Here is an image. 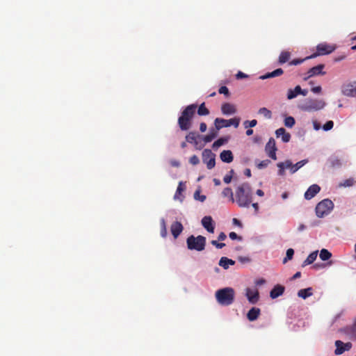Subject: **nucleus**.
I'll return each mask as SVG.
<instances>
[{"label": "nucleus", "instance_id": "nucleus-15", "mask_svg": "<svg viewBox=\"0 0 356 356\" xmlns=\"http://www.w3.org/2000/svg\"><path fill=\"white\" fill-rule=\"evenodd\" d=\"M184 227L180 222H174L170 226V231L175 238H177L182 232Z\"/></svg>", "mask_w": 356, "mask_h": 356}, {"label": "nucleus", "instance_id": "nucleus-13", "mask_svg": "<svg viewBox=\"0 0 356 356\" xmlns=\"http://www.w3.org/2000/svg\"><path fill=\"white\" fill-rule=\"evenodd\" d=\"M321 191V187L317 184H313L310 186L307 191L305 193L304 197L306 200L312 199L319 191Z\"/></svg>", "mask_w": 356, "mask_h": 356}, {"label": "nucleus", "instance_id": "nucleus-43", "mask_svg": "<svg viewBox=\"0 0 356 356\" xmlns=\"http://www.w3.org/2000/svg\"><path fill=\"white\" fill-rule=\"evenodd\" d=\"M184 190H185V186H184L183 182L180 181L179 183L178 187L177 188V191H176V193L175 195V198H177L178 195H180Z\"/></svg>", "mask_w": 356, "mask_h": 356}, {"label": "nucleus", "instance_id": "nucleus-2", "mask_svg": "<svg viewBox=\"0 0 356 356\" xmlns=\"http://www.w3.org/2000/svg\"><path fill=\"white\" fill-rule=\"evenodd\" d=\"M197 106L192 104L187 106L181 112V115L178 118V125L181 130H188L192 124V119L195 113Z\"/></svg>", "mask_w": 356, "mask_h": 356}, {"label": "nucleus", "instance_id": "nucleus-37", "mask_svg": "<svg viewBox=\"0 0 356 356\" xmlns=\"http://www.w3.org/2000/svg\"><path fill=\"white\" fill-rule=\"evenodd\" d=\"M161 223V236L163 238L166 237L167 236V228H166V223L164 218H162L160 221Z\"/></svg>", "mask_w": 356, "mask_h": 356}, {"label": "nucleus", "instance_id": "nucleus-64", "mask_svg": "<svg viewBox=\"0 0 356 356\" xmlns=\"http://www.w3.org/2000/svg\"><path fill=\"white\" fill-rule=\"evenodd\" d=\"M256 193H257V195H259V196H260V197H262V196H264V191H263L262 190H261V189H258V190L257 191Z\"/></svg>", "mask_w": 356, "mask_h": 356}, {"label": "nucleus", "instance_id": "nucleus-39", "mask_svg": "<svg viewBox=\"0 0 356 356\" xmlns=\"http://www.w3.org/2000/svg\"><path fill=\"white\" fill-rule=\"evenodd\" d=\"M295 122H296L295 119L291 116L286 117L284 119V125L287 127H289V128L293 127V125L295 124Z\"/></svg>", "mask_w": 356, "mask_h": 356}, {"label": "nucleus", "instance_id": "nucleus-23", "mask_svg": "<svg viewBox=\"0 0 356 356\" xmlns=\"http://www.w3.org/2000/svg\"><path fill=\"white\" fill-rule=\"evenodd\" d=\"M235 264V261L231 259H229L225 257H222L220 258L219 261V265L222 267L224 269L229 268V266H232Z\"/></svg>", "mask_w": 356, "mask_h": 356}, {"label": "nucleus", "instance_id": "nucleus-59", "mask_svg": "<svg viewBox=\"0 0 356 356\" xmlns=\"http://www.w3.org/2000/svg\"><path fill=\"white\" fill-rule=\"evenodd\" d=\"M312 91L314 93H319L321 92V86H316L312 88Z\"/></svg>", "mask_w": 356, "mask_h": 356}, {"label": "nucleus", "instance_id": "nucleus-54", "mask_svg": "<svg viewBox=\"0 0 356 356\" xmlns=\"http://www.w3.org/2000/svg\"><path fill=\"white\" fill-rule=\"evenodd\" d=\"M248 76V74L239 71L238 72V73L236 74V77L237 79H245V78H247Z\"/></svg>", "mask_w": 356, "mask_h": 356}, {"label": "nucleus", "instance_id": "nucleus-27", "mask_svg": "<svg viewBox=\"0 0 356 356\" xmlns=\"http://www.w3.org/2000/svg\"><path fill=\"white\" fill-rule=\"evenodd\" d=\"M318 251H314L310 253L307 257V259L303 261L302 266H306L309 264H312L316 259Z\"/></svg>", "mask_w": 356, "mask_h": 356}, {"label": "nucleus", "instance_id": "nucleus-7", "mask_svg": "<svg viewBox=\"0 0 356 356\" xmlns=\"http://www.w3.org/2000/svg\"><path fill=\"white\" fill-rule=\"evenodd\" d=\"M325 102L323 100L308 99L302 106V109L307 111H317L323 108Z\"/></svg>", "mask_w": 356, "mask_h": 356}, {"label": "nucleus", "instance_id": "nucleus-52", "mask_svg": "<svg viewBox=\"0 0 356 356\" xmlns=\"http://www.w3.org/2000/svg\"><path fill=\"white\" fill-rule=\"evenodd\" d=\"M211 243L214 245L216 248L221 249L225 246V243H218L216 240H213L211 241Z\"/></svg>", "mask_w": 356, "mask_h": 356}, {"label": "nucleus", "instance_id": "nucleus-53", "mask_svg": "<svg viewBox=\"0 0 356 356\" xmlns=\"http://www.w3.org/2000/svg\"><path fill=\"white\" fill-rule=\"evenodd\" d=\"M229 238L232 239V240H236V239H238L239 241H241L242 240V237L241 236H239L236 234V233L234 232H232L229 233Z\"/></svg>", "mask_w": 356, "mask_h": 356}, {"label": "nucleus", "instance_id": "nucleus-40", "mask_svg": "<svg viewBox=\"0 0 356 356\" xmlns=\"http://www.w3.org/2000/svg\"><path fill=\"white\" fill-rule=\"evenodd\" d=\"M228 127L233 125L235 128H237L240 123L239 118H234L229 120H227Z\"/></svg>", "mask_w": 356, "mask_h": 356}, {"label": "nucleus", "instance_id": "nucleus-10", "mask_svg": "<svg viewBox=\"0 0 356 356\" xmlns=\"http://www.w3.org/2000/svg\"><path fill=\"white\" fill-rule=\"evenodd\" d=\"M341 92L347 97H356V81L343 84L341 86Z\"/></svg>", "mask_w": 356, "mask_h": 356}, {"label": "nucleus", "instance_id": "nucleus-32", "mask_svg": "<svg viewBox=\"0 0 356 356\" xmlns=\"http://www.w3.org/2000/svg\"><path fill=\"white\" fill-rule=\"evenodd\" d=\"M308 162L307 159L302 160L296 164H293L292 168H291V173L293 174L296 171H298L300 168H302L303 165H305Z\"/></svg>", "mask_w": 356, "mask_h": 356}, {"label": "nucleus", "instance_id": "nucleus-26", "mask_svg": "<svg viewBox=\"0 0 356 356\" xmlns=\"http://www.w3.org/2000/svg\"><path fill=\"white\" fill-rule=\"evenodd\" d=\"M200 136L195 131H190L186 136V142L197 145V138Z\"/></svg>", "mask_w": 356, "mask_h": 356}, {"label": "nucleus", "instance_id": "nucleus-5", "mask_svg": "<svg viewBox=\"0 0 356 356\" xmlns=\"http://www.w3.org/2000/svg\"><path fill=\"white\" fill-rule=\"evenodd\" d=\"M333 202L328 199H325L320 202L316 207V214L318 218H323L327 215L333 209Z\"/></svg>", "mask_w": 356, "mask_h": 356}, {"label": "nucleus", "instance_id": "nucleus-57", "mask_svg": "<svg viewBox=\"0 0 356 356\" xmlns=\"http://www.w3.org/2000/svg\"><path fill=\"white\" fill-rule=\"evenodd\" d=\"M227 238L226 234L224 232H220L218 236V240L220 241H222L225 240Z\"/></svg>", "mask_w": 356, "mask_h": 356}, {"label": "nucleus", "instance_id": "nucleus-34", "mask_svg": "<svg viewBox=\"0 0 356 356\" xmlns=\"http://www.w3.org/2000/svg\"><path fill=\"white\" fill-rule=\"evenodd\" d=\"M228 141L227 138H220L217 140H216L213 145L212 148L213 149H218L219 147L223 145L225 143H226Z\"/></svg>", "mask_w": 356, "mask_h": 356}, {"label": "nucleus", "instance_id": "nucleus-56", "mask_svg": "<svg viewBox=\"0 0 356 356\" xmlns=\"http://www.w3.org/2000/svg\"><path fill=\"white\" fill-rule=\"evenodd\" d=\"M207 126L205 122H201L200 124V131L201 132H205L207 131Z\"/></svg>", "mask_w": 356, "mask_h": 356}, {"label": "nucleus", "instance_id": "nucleus-31", "mask_svg": "<svg viewBox=\"0 0 356 356\" xmlns=\"http://www.w3.org/2000/svg\"><path fill=\"white\" fill-rule=\"evenodd\" d=\"M334 344L336 346L334 354L337 355L343 354L344 353L343 342L340 340H337Z\"/></svg>", "mask_w": 356, "mask_h": 356}, {"label": "nucleus", "instance_id": "nucleus-12", "mask_svg": "<svg viewBox=\"0 0 356 356\" xmlns=\"http://www.w3.org/2000/svg\"><path fill=\"white\" fill-rule=\"evenodd\" d=\"M324 67H325V65L323 64H320V65H318L315 67L310 68L307 72L308 76L305 78V79L307 80V79H309L312 76L318 75V74L324 75L325 74V72L323 71Z\"/></svg>", "mask_w": 356, "mask_h": 356}, {"label": "nucleus", "instance_id": "nucleus-51", "mask_svg": "<svg viewBox=\"0 0 356 356\" xmlns=\"http://www.w3.org/2000/svg\"><path fill=\"white\" fill-rule=\"evenodd\" d=\"M277 167L279 168V170H278V175H280V176H283L285 175V171H284V163H278L277 164Z\"/></svg>", "mask_w": 356, "mask_h": 356}, {"label": "nucleus", "instance_id": "nucleus-42", "mask_svg": "<svg viewBox=\"0 0 356 356\" xmlns=\"http://www.w3.org/2000/svg\"><path fill=\"white\" fill-rule=\"evenodd\" d=\"M354 184H355L354 179L349 178V179H347L344 180L343 183H341L339 184V186H343V187H350V186H353Z\"/></svg>", "mask_w": 356, "mask_h": 356}, {"label": "nucleus", "instance_id": "nucleus-28", "mask_svg": "<svg viewBox=\"0 0 356 356\" xmlns=\"http://www.w3.org/2000/svg\"><path fill=\"white\" fill-rule=\"evenodd\" d=\"M300 92H301V87L300 86H296L293 90L289 89L287 92V98L289 99H292L297 97L299 95Z\"/></svg>", "mask_w": 356, "mask_h": 356}, {"label": "nucleus", "instance_id": "nucleus-63", "mask_svg": "<svg viewBox=\"0 0 356 356\" xmlns=\"http://www.w3.org/2000/svg\"><path fill=\"white\" fill-rule=\"evenodd\" d=\"M301 276V273L300 272H297L292 277V280H296V279H298L299 277H300Z\"/></svg>", "mask_w": 356, "mask_h": 356}, {"label": "nucleus", "instance_id": "nucleus-21", "mask_svg": "<svg viewBox=\"0 0 356 356\" xmlns=\"http://www.w3.org/2000/svg\"><path fill=\"white\" fill-rule=\"evenodd\" d=\"M283 73H284V71L282 69L277 68L271 72H268L266 74L261 76L259 77V79L264 80V79H269V78H273V77L281 76L282 74H283Z\"/></svg>", "mask_w": 356, "mask_h": 356}, {"label": "nucleus", "instance_id": "nucleus-38", "mask_svg": "<svg viewBox=\"0 0 356 356\" xmlns=\"http://www.w3.org/2000/svg\"><path fill=\"white\" fill-rule=\"evenodd\" d=\"M294 254V250L292 248H289L286 250V257L283 259V264H286L289 260H291L293 259Z\"/></svg>", "mask_w": 356, "mask_h": 356}, {"label": "nucleus", "instance_id": "nucleus-18", "mask_svg": "<svg viewBox=\"0 0 356 356\" xmlns=\"http://www.w3.org/2000/svg\"><path fill=\"white\" fill-rule=\"evenodd\" d=\"M275 135L277 138L282 137V140L284 143L289 142L291 139V134L286 131L284 128H279L275 131Z\"/></svg>", "mask_w": 356, "mask_h": 356}, {"label": "nucleus", "instance_id": "nucleus-62", "mask_svg": "<svg viewBox=\"0 0 356 356\" xmlns=\"http://www.w3.org/2000/svg\"><path fill=\"white\" fill-rule=\"evenodd\" d=\"M313 124H314V129H316V130H319L320 129L321 125H320V124L318 122H317L316 121H314L313 122Z\"/></svg>", "mask_w": 356, "mask_h": 356}, {"label": "nucleus", "instance_id": "nucleus-48", "mask_svg": "<svg viewBox=\"0 0 356 356\" xmlns=\"http://www.w3.org/2000/svg\"><path fill=\"white\" fill-rule=\"evenodd\" d=\"M334 122L332 120L327 121L323 127L324 131H329L333 128Z\"/></svg>", "mask_w": 356, "mask_h": 356}, {"label": "nucleus", "instance_id": "nucleus-1", "mask_svg": "<svg viewBox=\"0 0 356 356\" xmlns=\"http://www.w3.org/2000/svg\"><path fill=\"white\" fill-rule=\"evenodd\" d=\"M236 201L240 207H248L252 201V188L247 182L239 185L236 189Z\"/></svg>", "mask_w": 356, "mask_h": 356}, {"label": "nucleus", "instance_id": "nucleus-3", "mask_svg": "<svg viewBox=\"0 0 356 356\" xmlns=\"http://www.w3.org/2000/svg\"><path fill=\"white\" fill-rule=\"evenodd\" d=\"M215 296L220 305L228 306L234 302L235 292L234 289L226 287L216 291Z\"/></svg>", "mask_w": 356, "mask_h": 356}, {"label": "nucleus", "instance_id": "nucleus-49", "mask_svg": "<svg viewBox=\"0 0 356 356\" xmlns=\"http://www.w3.org/2000/svg\"><path fill=\"white\" fill-rule=\"evenodd\" d=\"M218 92L220 94H223L225 95L226 97H229V89L227 88V87L226 86H221L219 90H218Z\"/></svg>", "mask_w": 356, "mask_h": 356}, {"label": "nucleus", "instance_id": "nucleus-60", "mask_svg": "<svg viewBox=\"0 0 356 356\" xmlns=\"http://www.w3.org/2000/svg\"><path fill=\"white\" fill-rule=\"evenodd\" d=\"M265 282H266L265 280L261 278V279L256 280L255 284L257 286H260V285L264 284Z\"/></svg>", "mask_w": 356, "mask_h": 356}, {"label": "nucleus", "instance_id": "nucleus-61", "mask_svg": "<svg viewBox=\"0 0 356 356\" xmlns=\"http://www.w3.org/2000/svg\"><path fill=\"white\" fill-rule=\"evenodd\" d=\"M232 222L234 225H238L239 227H242V223L237 218H233Z\"/></svg>", "mask_w": 356, "mask_h": 356}, {"label": "nucleus", "instance_id": "nucleus-46", "mask_svg": "<svg viewBox=\"0 0 356 356\" xmlns=\"http://www.w3.org/2000/svg\"><path fill=\"white\" fill-rule=\"evenodd\" d=\"M308 58H307V57L305 58H303V59H301V58H296V59H293V60L290 61L289 63V65H300L302 63H303L305 60H307Z\"/></svg>", "mask_w": 356, "mask_h": 356}, {"label": "nucleus", "instance_id": "nucleus-8", "mask_svg": "<svg viewBox=\"0 0 356 356\" xmlns=\"http://www.w3.org/2000/svg\"><path fill=\"white\" fill-rule=\"evenodd\" d=\"M335 47L326 43H321L316 47V53L312 54L310 56H307V58H312L317 56L326 55L331 54Z\"/></svg>", "mask_w": 356, "mask_h": 356}, {"label": "nucleus", "instance_id": "nucleus-6", "mask_svg": "<svg viewBox=\"0 0 356 356\" xmlns=\"http://www.w3.org/2000/svg\"><path fill=\"white\" fill-rule=\"evenodd\" d=\"M216 155L209 149H205L202 152V161L207 164L208 169L211 170L215 167Z\"/></svg>", "mask_w": 356, "mask_h": 356}, {"label": "nucleus", "instance_id": "nucleus-47", "mask_svg": "<svg viewBox=\"0 0 356 356\" xmlns=\"http://www.w3.org/2000/svg\"><path fill=\"white\" fill-rule=\"evenodd\" d=\"M270 163V161L268 159H266V160H264V161H260L258 164H257V168L259 169H263V168H266L268 164Z\"/></svg>", "mask_w": 356, "mask_h": 356}, {"label": "nucleus", "instance_id": "nucleus-24", "mask_svg": "<svg viewBox=\"0 0 356 356\" xmlns=\"http://www.w3.org/2000/svg\"><path fill=\"white\" fill-rule=\"evenodd\" d=\"M214 125L217 131L224 127H228L227 120L217 118L214 120Z\"/></svg>", "mask_w": 356, "mask_h": 356}, {"label": "nucleus", "instance_id": "nucleus-20", "mask_svg": "<svg viewBox=\"0 0 356 356\" xmlns=\"http://www.w3.org/2000/svg\"><path fill=\"white\" fill-rule=\"evenodd\" d=\"M220 158L222 161L227 163H231L234 159L233 154L230 150H223L220 154Z\"/></svg>", "mask_w": 356, "mask_h": 356}, {"label": "nucleus", "instance_id": "nucleus-55", "mask_svg": "<svg viewBox=\"0 0 356 356\" xmlns=\"http://www.w3.org/2000/svg\"><path fill=\"white\" fill-rule=\"evenodd\" d=\"M282 163H284V168H289L291 170L293 166V163L290 160H286L284 162Z\"/></svg>", "mask_w": 356, "mask_h": 356}, {"label": "nucleus", "instance_id": "nucleus-50", "mask_svg": "<svg viewBox=\"0 0 356 356\" xmlns=\"http://www.w3.org/2000/svg\"><path fill=\"white\" fill-rule=\"evenodd\" d=\"M189 161L192 165H196L200 163V159L197 156L193 155L190 158Z\"/></svg>", "mask_w": 356, "mask_h": 356}, {"label": "nucleus", "instance_id": "nucleus-16", "mask_svg": "<svg viewBox=\"0 0 356 356\" xmlns=\"http://www.w3.org/2000/svg\"><path fill=\"white\" fill-rule=\"evenodd\" d=\"M221 112L223 115H232L236 113V106L230 103H224L221 106Z\"/></svg>", "mask_w": 356, "mask_h": 356}, {"label": "nucleus", "instance_id": "nucleus-41", "mask_svg": "<svg viewBox=\"0 0 356 356\" xmlns=\"http://www.w3.org/2000/svg\"><path fill=\"white\" fill-rule=\"evenodd\" d=\"M194 199L203 202L206 200V196L204 195H200V190L198 189L195 191L194 193Z\"/></svg>", "mask_w": 356, "mask_h": 356}, {"label": "nucleus", "instance_id": "nucleus-58", "mask_svg": "<svg viewBox=\"0 0 356 356\" xmlns=\"http://www.w3.org/2000/svg\"><path fill=\"white\" fill-rule=\"evenodd\" d=\"M351 348H352V343L350 342H347L346 343H343L344 352L346 350H349Z\"/></svg>", "mask_w": 356, "mask_h": 356}, {"label": "nucleus", "instance_id": "nucleus-44", "mask_svg": "<svg viewBox=\"0 0 356 356\" xmlns=\"http://www.w3.org/2000/svg\"><path fill=\"white\" fill-rule=\"evenodd\" d=\"M234 173V170H231L229 172V174H227L224 178H223V181L226 184H229L232 181V175Z\"/></svg>", "mask_w": 356, "mask_h": 356}, {"label": "nucleus", "instance_id": "nucleus-4", "mask_svg": "<svg viewBox=\"0 0 356 356\" xmlns=\"http://www.w3.org/2000/svg\"><path fill=\"white\" fill-rule=\"evenodd\" d=\"M186 243L189 250L202 251L205 248L206 238L201 235L197 236V237L191 235L188 237Z\"/></svg>", "mask_w": 356, "mask_h": 356}, {"label": "nucleus", "instance_id": "nucleus-17", "mask_svg": "<svg viewBox=\"0 0 356 356\" xmlns=\"http://www.w3.org/2000/svg\"><path fill=\"white\" fill-rule=\"evenodd\" d=\"M284 286L280 284L275 285L270 292V297L273 299L278 298L284 293Z\"/></svg>", "mask_w": 356, "mask_h": 356}, {"label": "nucleus", "instance_id": "nucleus-25", "mask_svg": "<svg viewBox=\"0 0 356 356\" xmlns=\"http://www.w3.org/2000/svg\"><path fill=\"white\" fill-rule=\"evenodd\" d=\"M291 54L289 51H282L279 56V58H278L279 64L282 65V64L288 62L289 60V59L291 58Z\"/></svg>", "mask_w": 356, "mask_h": 356}, {"label": "nucleus", "instance_id": "nucleus-29", "mask_svg": "<svg viewBox=\"0 0 356 356\" xmlns=\"http://www.w3.org/2000/svg\"><path fill=\"white\" fill-rule=\"evenodd\" d=\"M218 135L217 131H215L213 129H211L209 133L203 137V140L204 143H210Z\"/></svg>", "mask_w": 356, "mask_h": 356}, {"label": "nucleus", "instance_id": "nucleus-35", "mask_svg": "<svg viewBox=\"0 0 356 356\" xmlns=\"http://www.w3.org/2000/svg\"><path fill=\"white\" fill-rule=\"evenodd\" d=\"M222 196L224 197H229V200L234 202V194H233V192H232V190L231 188H229V187H227L223 189L222 192Z\"/></svg>", "mask_w": 356, "mask_h": 356}, {"label": "nucleus", "instance_id": "nucleus-14", "mask_svg": "<svg viewBox=\"0 0 356 356\" xmlns=\"http://www.w3.org/2000/svg\"><path fill=\"white\" fill-rule=\"evenodd\" d=\"M202 225L209 233L214 232V224L213 219L211 216H207L202 219Z\"/></svg>", "mask_w": 356, "mask_h": 356}, {"label": "nucleus", "instance_id": "nucleus-33", "mask_svg": "<svg viewBox=\"0 0 356 356\" xmlns=\"http://www.w3.org/2000/svg\"><path fill=\"white\" fill-rule=\"evenodd\" d=\"M320 259L322 261H327L332 257V253L326 249H322L319 254Z\"/></svg>", "mask_w": 356, "mask_h": 356}, {"label": "nucleus", "instance_id": "nucleus-36", "mask_svg": "<svg viewBox=\"0 0 356 356\" xmlns=\"http://www.w3.org/2000/svg\"><path fill=\"white\" fill-rule=\"evenodd\" d=\"M258 113L264 115L267 119H270L272 118L271 111L265 107L259 108Z\"/></svg>", "mask_w": 356, "mask_h": 356}, {"label": "nucleus", "instance_id": "nucleus-19", "mask_svg": "<svg viewBox=\"0 0 356 356\" xmlns=\"http://www.w3.org/2000/svg\"><path fill=\"white\" fill-rule=\"evenodd\" d=\"M261 314V309L258 307H252L247 314V318L250 321L257 320Z\"/></svg>", "mask_w": 356, "mask_h": 356}, {"label": "nucleus", "instance_id": "nucleus-9", "mask_svg": "<svg viewBox=\"0 0 356 356\" xmlns=\"http://www.w3.org/2000/svg\"><path fill=\"white\" fill-rule=\"evenodd\" d=\"M277 148L276 147V143L273 138H270L265 146V152L268 157L273 160L277 159L276 152Z\"/></svg>", "mask_w": 356, "mask_h": 356}, {"label": "nucleus", "instance_id": "nucleus-11", "mask_svg": "<svg viewBox=\"0 0 356 356\" xmlns=\"http://www.w3.org/2000/svg\"><path fill=\"white\" fill-rule=\"evenodd\" d=\"M245 296L251 304L257 303L259 299V293L257 289L252 290L247 288L245 289Z\"/></svg>", "mask_w": 356, "mask_h": 356}, {"label": "nucleus", "instance_id": "nucleus-45", "mask_svg": "<svg viewBox=\"0 0 356 356\" xmlns=\"http://www.w3.org/2000/svg\"><path fill=\"white\" fill-rule=\"evenodd\" d=\"M257 121L256 120H252L250 121L246 120L244 122V126L245 128L254 127L257 125Z\"/></svg>", "mask_w": 356, "mask_h": 356}, {"label": "nucleus", "instance_id": "nucleus-30", "mask_svg": "<svg viewBox=\"0 0 356 356\" xmlns=\"http://www.w3.org/2000/svg\"><path fill=\"white\" fill-rule=\"evenodd\" d=\"M197 113L200 116L208 115L210 113L209 110L205 106V103H202L197 111Z\"/></svg>", "mask_w": 356, "mask_h": 356}, {"label": "nucleus", "instance_id": "nucleus-22", "mask_svg": "<svg viewBox=\"0 0 356 356\" xmlns=\"http://www.w3.org/2000/svg\"><path fill=\"white\" fill-rule=\"evenodd\" d=\"M313 295V289L308 287L307 289H300L298 292V296L302 299H306Z\"/></svg>", "mask_w": 356, "mask_h": 356}]
</instances>
